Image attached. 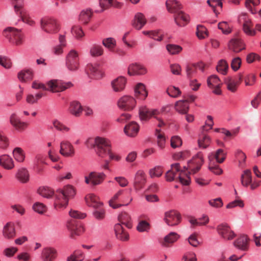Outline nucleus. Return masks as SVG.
Masks as SVG:
<instances>
[{
    "instance_id": "nucleus-51",
    "label": "nucleus",
    "mask_w": 261,
    "mask_h": 261,
    "mask_svg": "<svg viewBox=\"0 0 261 261\" xmlns=\"http://www.w3.org/2000/svg\"><path fill=\"white\" fill-rule=\"evenodd\" d=\"M17 178L22 182L25 183L29 180V174L25 169H20L17 174Z\"/></svg>"
},
{
    "instance_id": "nucleus-34",
    "label": "nucleus",
    "mask_w": 261,
    "mask_h": 261,
    "mask_svg": "<svg viewBox=\"0 0 261 261\" xmlns=\"http://www.w3.org/2000/svg\"><path fill=\"white\" fill-rule=\"evenodd\" d=\"M85 200L89 206L99 207L103 205V203L99 200V198L94 194H89L86 196Z\"/></svg>"
},
{
    "instance_id": "nucleus-36",
    "label": "nucleus",
    "mask_w": 261,
    "mask_h": 261,
    "mask_svg": "<svg viewBox=\"0 0 261 261\" xmlns=\"http://www.w3.org/2000/svg\"><path fill=\"white\" fill-rule=\"evenodd\" d=\"M135 96L140 99L144 100L148 95L145 86L142 83H138L135 88Z\"/></svg>"
},
{
    "instance_id": "nucleus-29",
    "label": "nucleus",
    "mask_w": 261,
    "mask_h": 261,
    "mask_svg": "<svg viewBox=\"0 0 261 261\" xmlns=\"http://www.w3.org/2000/svg\"><path fill=\"white\" fill-rule=\"evenodd\" d=\"M228 48L234 53H239L245 48L242 41L238 38L232 39L229 42Z\"/></svg>"
},
{
    "instance_id": "nucleus-27",
    "label": "nucleus",
    "mask_w": 261,
    "mask_h": 261,
    "mask_svg": "<svg viewBox=\"0 0 261 261\" xmlns=\"http://www.w3.org/2000/svg\"><path fill=\"white\" fill-rule=\"evenodd\" d=\"M146 19L144 15L141 13H137L132 21V26L136 30H141L146 23Z\"/></svg>"
},
{
    "instance_id": "nucleus-40",
    "label": "nucleus",
    "mask_w": 261,
    "mask_h": 261,
    "mask_svg": "<svg viewBox=\"0 0 261 261\" xmlns=\"http://www.w3.org/2000/svg\"><path fill=\"white\" fill-rule=\"evenodd\" d=\"M119 221L121 223L120 224L125 225L128 228H130L132 227L131 218L129 215L126 212L121 213L118 217Z\"/></svg>"
},
{
    "instance_id": "nucleus-15",
    "label": "nucleus",
    "mask_w": 261,
    "mask_h": 261,
    "mask_svg": "<svg viewBox=\"0 0 261 261\" xmlns=\"http://www.w3.org/2000/svg\"><path fill=\"white\" fill-rule=\"evenodd\" d=\"M181 216L176 211L171 210L165 213V221L169 226H175L180 222Z\"/></svg>"
},
{
    "instance_id": "nucleus-13",
    "label": "nucleus",
    "mask_w": 261,
    "mask_h": 261,
    "mask_svg": "<svg viewBox=\"0 0 261 261\" xmlns=\"http://www.w3.org/2000/svg\"><path fill=\"white\" fill-rule=\"evenodd\" d=\"M147 181V176L145 172L141 170L137 171L136 173L134 180V188L136 191H139L144 188Z\"/></svg>"
},
{
    "instance_id": "nucleus-43",
    "label": "nucleus",
    "mask_w": 261,
    "mask_h": 261,
    "mask_svg": "<svg viewBox=\"0 0 261 261\" xmlns=\"http://www.w3.org/2000/svg\"><path fill=\"white\" fill-rule=\"evenodd\" d=\"M175 108L181 114H187L189 110V105L184 100H179L175 103Z\"/></svg>"
},
{
    "instance_id": "nucleus-19",
    "label": "nucleus",
    "mask_w": 261,
    "mask_h": 261,
    "mask_svg": "<svg viewBox=\"0 0 261 261\" xmlns=\"http://www.w3.org/2000/svg\"><path fill=\"white\" fill-rule=\"evenodd\" d=\"M159 114L158 110L149 109L145 107H142L139 109L140 118L142 121H146L151 117H156Z\"/></svg>"
},
{
    "instance_id": "nucleus-35",
    "label": "nucleus",
    "mask_w": 261,
    "mask_h": 261,
    "mask_svg": "<svg viewBox=\"0 0 261 261\" xmlns=\"http://www.w3.org/2000/svg\"><path fill=\"white\" fill-rule=\"evenodd\" d=\"M174 18L175 23L179 27H184L189 22V16L182 11L175 14Z\"/></svg>"
},
{
    "instance_id": "nucleus-48",
    "label": "nucleus",
    "mask_w": 261,
    "mask_h": 261,
    "mask_svg": "<svg viewBox=\"0 0 261 261\" xmlns=\"http://www.w3.org/2000/svg\"><path fill=\"white\" fill-rule=\"evenodd\" d=\"M217 71L223 75L227 73L228 69V64L226 61L223 59L220 60L216 67Z\"/></svg>"
},
{
    "instance_id": "nucleus-56",
    "label": "nucleus",
    "mask_w": 261,
    "mask_h": 261,
    "mask_svg": "<svg viewBox=\"0 0 261 261\" xmlns=\"http://www.w3.org/2000/svg\"><path fill=\"white\" fill-rule=\"evenodd\" d=\"M102 44L110 51H113V49L116 46V41L113 38H108L102 40Z\"/></svg>"
},
{
    "instance_id": "nucleus-46",
    "label": "nucleus",
    "mask_w": 261,
    "mask_h": 261,
    "mask_svg": "<svg viewBox=\"0 0 261 261\" xmlns=\"http://www.w3.org/2000/svg\"><path fill=\"white\" fill-rule=\"evenodd\" d=\"M89 52L92 57H97L103 55V50L101 46L93 44L91 46Z\"/></svg>"
},
{
    "instance_id": "nucleus-52",
    "label": "nucleus",
    "mask_w": 261,
    "mask_h": 261,
    "mask_svg": "<svg viewBox=\"0 0 261 261\" xmlns=\"http://www.w3.org/2000/svg\"><path fill=\"white\" fill-rule=\"evenodd\" d=\"M54 127L58 130L62 132H68L70 129L69 127L64 125L63 123L58 120H55L53 122Z\"/></svg>"
},
{
    "instance_id": "nucleus-20",
    "label": "nucleus",
    "mask_w": 261,
    "mask_h": 261,
    "mask_svg": "<svg viewBox=\"0 0 261 261\" xmlns=\"http://www.w3.org/2000/svg\"><path fill=\"white\" fill-rule=\"evenodd\" d=\"M58 255L57 250L53 247H46L43 249L41 258L43 261H54Z\"/></svg>"
},
{
    "instance_id": "nucleus-21",
    "label": "nucleus",
    "mask_w": 261,
    "mask_h": 261,
    "mask_svg": "<svg viewBox=\"0 0 261 261\" xmlns=\"http://www.w3.org/2000/svg\"><path fill=\"white\" fill-rule=\"evenodd\" d=\"M179 238V235L174 232H170L160 241L161 245L165 247H170Z\"/></svg>"
},
{
    "instance_id": "nucleus-62",
    "label": "nucleus",
    "mask_w": 261,
    "mask_h": 261,
    "mask_svg": "<svg viewBox=\"0 0 261 261\" xmlns=\"http://www.w3.org/2000/svg\"><path fill=\"white\" fill-rule=\"evenodd\" d=\"M13 155L16 160L18 162H21L24 159V155L22 150L20 148H16L13 150Z\"/></svg>"
},
{
    "instance_id": "nucleus-30",
    "label": "nucleus",
    "mask_w": 261,
    "mask_h": 261,
    "mask_svg": "<svg viewBox=\"0 0 261 261\" xmlns=\"http://www.w3.org/2000/svg\"><path fill=\"white\" fill-rule=\"evenodd\" d=\"M166 6L168 12L174 14L181 11L182 8L179 2L176 0H167L166 2Z\"/></svg>"
},
{
    "instance_id": "nucleus-3",
    "label": "nucleus",
    "mask_w": 261,
    "mask_h": 261,
    "mask_svg": "<svg viewBox=\"0 0 261 261\" xmlns=\"http://www.w3.org/2000/svg\"><path fill=\"white\" fill-rule=\"evenodd\" d=\"M3 35L11 43L16 46L21 45L23 43L24 35L20 30L8 28L4 31Z\"/></svg>"
},
{
    "instance_id": "nucleus-50",
    "label": "nucleus",
    "mask_w": 261,
    "mask_h": 261,
    "mask_svg": "<svg viewBox=\"0 0 261 261\" xmlns=\"http://www.w3.org/2000/svg\"><path fill=\"white\" fill-rule=\"evenodd\" d=\"M155 135L157 137L158 146L161 149H163L165 147L166 143V139L164 135L160 132V130L156 129Z\"/></svg>"
},
{
    "instance_id": "nucleus-33",
    "label": "nucleus",
    "mask_w": 261,
    "mask_h": 261,
    "mask_svg": "<svg viewBox=\"0 0 261 261\" xmlns=\"http://www.w3.org/2000/svg\"><path fill=\"white\" fill-rule=\"evenodd\" d=\"M226 155V153L224 152L223 149H219L216 152L211 153L208 158V160L214 161V159H215L217 163L221 164L225 160Z\"/></svg>"
},
{
    "instance_id": "nucleus-44",
    "label": "nucleus",
    "mask_w": 261,
    "mask_h": 261,
    "mask_svg": "<svg viewBox=\"0 0 261 261\" xmlns=\"http://www.w3.org/2000/svg\"><path fill=\"white\" fill-rule=\"evenodd\" d=\"M211 138L205 134L201 135L198 140V146L200 148H206L211 144Z\"/></svg>"
},
{
    "instance_id": "nucleus-9",
    "label": "nucleus",
    "mask_w": 261,
    "mask_h": 261,
    "mask_svg": "<svg viewBox=\"0 0 261 261\" xmlns=\"http://www.w3.org/2000/svg\"><path fill=\"white\" fill-rule=\"evenodd\" d=\"M87 75L91 79H100L103 76V72L99 64L94 63L88 64L85 68Z\"/></svg>"
},
{
    "instance_id": "nucleus-23",
    "label": "nucleus",
    "mask_w": 261,
    "mask_h": 261,
    "mask_svg": "<svg viewBox=\"0 0 261 261\" xmlns=\"http://www.w3.org/2000/svg\"><path fill=\"white\" fill-rule=\"evenodd\" d=\"M126 79L120 76L111 82L113 90L115 92H120L124 90L126 84Z\"/></svg>"
},
{
    "instance_id": "nucleus-39",
    "label": "nucleus",
    "mask_w": 261,
    "mask_h": 261,
    "mask_svg": "<svg viewBox=\"0 0 261 261\" xmlns=\"http://www.w3.org/2000/svg\"><path fill=\"white\" fill-rule=\"evenodd\" d=\"M0 165L6 169H11L14 166L12 159L6 154L0 156Z\"/></svg>"
},
{
    "instance_id": "nucleus-17",
    "label": "nucleus",
    "mask_w": 261,
    "mask_h": 261,
    "mask_svg": "<svg viewBox=\"0 0 261 261\" xmlns=\"http://www.w3.org/2000/svg\"><path fill=\"white\" fill-rule=\"evenodd\" d=\"M54 195L55 197L54 206L56 208L65 207L67 205L68 198L60 189L58 190Z\"/></svg>"
},
{
    "instance_id": "nucleus-25",
    "label": "nucleus",
    "mask_w": 261,
    "mask_h": 261,
    "mask_svg": "<svg viewBox=\"0 0 261 261\" xmlns=\"http://www.w3.org/2000/svg\"><path fill=\"white\" fill-rule=\"evenodd\" d=\"M139 129V124L135 121H132L125 126L124 132L128 137H135L137 135Z\"/></svg>"
},
{
    "instance_id": "nucleus-49",
    "label": "nucleus",
    "mask_w": 261,
    "mask_h": 261,
    "mask_svg": "<svg viewBox=\"0 0 261 261\" xmlns=\"http://www.w3.org/2000/svg\"><path fill=\"white\" fill-rule=\"evenodd\" d=\"M60 190L64 194L65 196L67 197L68 200L70 198L73 197L75 194L74 188L71 185H67Z\"/></svg>"
},
{
    "instance_id": "nucleus-12",
    "label": "nucleus",
    "mask_w": 261,
    "mask_h": 261,
    "mask_svg": "<svg viewBox=\"0 0 261 261\" xmlns=\"http://www.w3.org/2000/svg\"><path fill=\"white\" fill-rule=\"evenodd\" d=\"M240 23L243 24L244 32L248 35L254 36L255 35V31L252 29V22L248 18L246 13L242 14L239 18Z\"/></svg>"
},
{
    "instance_id": "nucleus-7",
    "label": "nucleus",
    "mask_w": 261,
    "mask_h": 261,
    "mask_svg": "<svg viewBox=\"0 0 261 261\" xmlns=\"http://www.w3.org/2000/svg\"><path fill=\"white\" fill-rule=\"evenodd\" d=\"M66 65L67 68L70 71H76L80 66L79 57L78 52L74 50H71L66 57Z\"/></svg>"
},
{
    "instance_id": "nucleus-16",
    "label": "nucleus",
    "mask_w": 261,
    "mask_h": 261,
    "mask_svg": "<svg viewBox=\"0 0 261 261\" xmlns=\"http://www.w3.org/2000/svg\"><path fill=\"white\" fill-rule=\"evenodd\" d=\"M123 192V190H119L116 193H115L112 198L109 201V205L111 207L113 208H117L120 207L122 205H127L133 200L132 197H130L128 200V202L125 203V200L123 199H121L120 202L122 203H117L116 201L118 200H119L120 197L122 195V193Z\"/></svg>"
},
{
    "instance_id": "nucleus-58",
    "label": "nucleus",
    "mask_w": 261,
    "mask_h": 261,
    "mask_svg": "<svg viewBox=\"0 0 261 261\" xmlns=\"http://www.w3.org/2000/svg\"><path fill=\"white\" fill-rule=\"evenodd\" d=\"M162 167L161 166H156L152 169H150L149 174L151 178L155 177H160L162 175L163 173Z\"/></svg>"
},
{
    "instance_id": "nucleus-11",
    "label": "nucleus",
    "mask_w": 261,
    "mask_h": 261,
    "mask_svg": "<svg viewBox=\"0 0 261 261\" xmlns=\"http://www.w3.org/2000/svg\"><path fill=\"white\" fill-rule=\"evenodd\" d=\"M67 227L70 231V237L72 238H74L75 236L81 235L85 231L83 225L74 219H71L68 221Z\"/></svg>"
},
{
    "instance_id": "nucleus-10",
    "label": "nucleus",
    "mask_w": 261,
    "mask_h": 261,
    "mask_svg": "<svg viewBox=\"0 0 261 261\" xmlns=\"http://www.w3.org/2000/svg\"><path fill=\"white\" fill-rule=\"evenodd\" d=\"M105 177L106 175L102 172H91L88 176H85V182L95 186L101 184Z\"/></svg>"
},
{
    "instance_id": "nucleus-45",
    "label": "nucleus",
    "mask_w": 261,
    "mask_h": 261,
    "mask_svg": "<svg viewBox=\"0 0 261 261\" xmlns=\"http://www.w3.org/2000/svg\"><path fill=\"white\" fill-rule=\"evenodd\" d=\"M37 192L40 195L46 198H50L54 194L52 189L47 187L39 188Z\"/></svg>"
},
{
    "instance_id": "nucleus-41",
    "label": "nucleus",
    "mask_w": 261,
    "mask_h": 261,
    "mask_svg": "<svg viewBox=\"0 0 261 261\" xmlns=\"http://www.w3.org/2000/svg\"><path fill=\"white\" fill-rule=\"evenodd\" d=\"M33 71L31 69H25L21 71L18 74V77L21 82H25L32 80Z\"/></svg>"
},
{
    "instance_id": "nucleus-32",
    "label": "nucleus",
    "mask_w": 261,
    "mask_h": 261,
    "mask_svg": "<svg viewBox=\"0 0 261 261\" xmlns=\"http://www.w3.org/2000/svg\"><path fill=\"white\" fill-rule=\"evenodd\" d=\"M114 230L116 238L121 241L128 240L129 235L120 223L116 224L114 226Z\"/></svg>"
},
{
    "instance_id": "nucleus-60",
    "label": "nucleus",
    "mask_w": 261,
    "mask_h": 261,
    "mask_svg": "<svg viewBox=\"0 0 261 261\" xmlns=\"http://www.w3.org/2000/svg\"><path fill=\"white\" fill-rule=\"evenodd\" d=\"M95 210L93 212L94 217L97 220H102L105 216V211L103 208L102 206L99 207L95 208Z\"/></svg>"
},
{
    "instance_id": "nucleus-37",
    "label": "nucleus",
    "mask_w": 261,
    "mask_h": 261,
    "mask_svg": "<svg viewBox=\"0 0 261 261\" xmlns=\"http://www.w3.org/2000/svg\"><path fill=\"white\" fill-rule=\"evenodd\" d=\"M249 239L246 235H241L237 240H236L233 244L238 249L242 250H246L248 247Z\"/></svg>"
},
{
    "instance_id": "nucleus-47",
    "label": "nucleus",
    "mask_w": 261,
    "mask_h": 261,
    "mask_svg": "<svg viewBox=\"0 0 261 261\" xmlns=\"http://www.w3.org/2000/svg\"><path fill=\"white\" fill-rule=\"evenodd\" d=\"M202 219L204 220V222H199L198 219L194 217H190L189 221L191 224V226L194 227L196 226H203L206 225L209 222V218L207 216L204 215L202 217Z\"/></svg>"
},
{
    "instance_id": "nucleus-22",
    "label": "nucleus",
    "mask_w": 261,
    "mask_h": 261,
    "mask_svg": "<svg viewBox=\"0 0 261 261\" xmlns=\"http://www.w3.org/2000/svg\"><path fill=\"white\" fill-rule=\"evenodd\" d=\"M146 72V69L143 65L137 63L130 64L127 69V73L130 76L143 75Z\"/></svg>"
},
{
    "instance_id": "nucleus-64",
    "label": "nucleus",
    "mask_w": 261,
    "mask_h": 261,
    "mask_svg": "<svg viewBox=\"0 0 261 261\" xmlns=\"http://www.w3.org/2000/svg\"><path fill=\"white\" fill-rule=\"evenodd\" d=\"M196 34L199 39H203L207 36V32L206 29L201 25H199L197 27Z\"/></svg>"
},
{
    "instance_id": "nucleus-31",
    "label": "nucleus",
    "mask_w": 261,
    "mask_h": 261,
    "mask_svg": "<svg viewBox=\"0 0 261 261\" xmlns=\"http://www.w3.org/2000/svg\"><path fill=\"white\" fill-rule=\"evenodd\" d=\"M11 124L18 130H23L28 126V123L22 122L15 114H13L10 117Z\"/></svg>"
},
{
    "instance_id": "nucleus-1",
    "label": "nucleus",
    "mask_w": 261,
    "mask_h": 261,
    "mask_svg": "<svg viewBox=\"0 0 261 261\" xmlns=\"http://www.w3.org/2000/svg\"><path fill=\"white\" fill-rule=\"evenodd\" d=\"M204 162L202 152H199L193 157L192 159L188 163L187 167H184L181 169L179 163L171 165V169L165 174L167 181H171L176 177L183 185H189L191 182L190 175L194 174L201 168Z\"/></svg>"
},
{
    "instance_id": "nucleus-59",
    "label": "nucleus",
    "mask_w": 261,
    "mask_h": 261,
    "mask_svg": "<svg viewBox=\"0 0 261 261\" xmlns=\"http://www.w3.org/2000/svg\"><path fill=\"white\" fill-rule=\"evenodd\" d=\"M196 64H189L186 67V73L188 78H191L194 76L197 71Z\"/></svg>"
},
{
    "instance_id": "nucleus-14",
    "label": "nucleus",
    "mask_w": 261,
    "mask_h": 261,
    "mask_svg": "<svg viewBox=\"0 0 261 261\" xmlns=\"http://www.w3.org/2000/svg\"><path fill=\"white\" fill-rule=\"evenodd\" d=\"M218 234L224 240H231L235 237L234 232L226 223H222L217 227Z\"/></svg>"
},
{
    "instance_id": "nucleus-4",
    "label": "nucleus",
    "mask_w": 261,
    "mask_h": 261,
    "mask_svg": "<svg viewBox=\"0 0 261 261\" xmlns=\"http://www.w3.org/2000/svg\"><path fill=\"white\" fill-rule=\"evenodd\" d=\"M41 29L48 34L56 33L59 30V25L56 19L53 17H44L40 21Z\"/></svg>"
},
{
    "instance_id": "nucleus-54",
    "label": "nucleus",
    "mask_w": 261,
    "mask_h": 261,
    "mask_svg": "<svg viewBox=\"0 0 261 261\" xmlns=\"http://www.w3.org/2000/svg\"><path fill=\"white\" fill-rule=\"evenodd\" d=\"M207 83L210 88L214 86H218L221 85L220 79L216 75H213L210 76L207 79Z\"/></svg>"
},
{
    "instance_id": "nucleus-55",
    "label": "nucleus",
    "mask_w": 261,
    "mask_h": 261,
    "mask_svg": "<svg viewBox=\"0 0 261 261\" xmlns=\"http://www.w3.org/2000/svg\"><path fill=\"white\" fill-rule=\"evenodd\" d=\"M218 163H215L214 161L209 160V169L214 173L219 175L222 173V170L219 167Z\"/></svg>"
},
{
    "instance_id": "nucleus-8",
    "label": "nucleus",
    "mask_w": 261,
    "mask_h": 261,
    "mask_svg": "<svg viewBox=\"0 0 261 261\" xmlns=\"http://www.w3.org/2000/svg\"><path fill=\"white\" fill-rule=\"evenodd\" d=\"M118 107L124 111L133 110L136 106L135 99L129 95H124L119 99L117 102Z\"/></svg>"
},
{
    "instance_id": "nucleus-2",
    "label": "nucleus",
    "mask_w": 261,
    "mask_h": 261,
    "mask_svg": "<svg viewBox=\"0 0 261 261\" xmlns=\"http://www.w3.org/2000/svg\"><path fill=\"white\" fill-rule=\"evenodd\" d=\"M85 145L88 148H95L96 154L102 158L108 155L110 160L119 161L120 159L112 152L111 142L108 139L99 137L89 138L85 142Z\"/></svg>"
},
{
    "instance_id": "nucleus-24",
    "label": "nucleus",
    "mask_w": 261,
    "mask_h": 261,
    "mask_svg": "<svg viewBox=\"0 0 261 261\" xmlns=\"http://www.w3.org/2000/svg\"><path fill=\"white\" fill-rule=\"evenodd\" d=\"M3 236L6 239H12L16 236L15 224L12 222L7 223L4 226L2 231Z\"/></svg>"
},
{
    "instance_id": "nucleus-5",
    "label": "nucleus",
    "mask_w": 261,
    "mask_h": 261,
    "mask_svg": "<svg viewBox=\"0 0 261 261\" xmlns=\"http://www.w3.org/2000/svg\"><path fill=\"white\" fill-rule=\"evenodd\" d=\"M47 91L54 93L63 92L73 86L70 82H64L59 80H51L47 82Z\"/></svg>"
},
{
    "instance_id": "nucleus-38",
    "label": "nucleus",
    "mask_w": 261,
    "mask_h": 261,
    "mask_svg": "<svg viewBox=\"0 0 261 261\" xmlns=\"http://www.w3.org/2000/svg\"><path fill=\"white\" fill-rule=\"evenodd\" d=\"M93 15V12L90 9L82 10L79 16V20L84 24H87L90 21Z\"/></svg>"
},
{
    "instance_id": "nucleus-57",
    "label": "nucleus",
    "mask_w": 261,
    "mask_h": 261,
    "mask_svg": "<svg viewBox=\"0 0 261 261\" xmlns=\"http://www.w3.org/2000/svg\"><path fill=\"white\" fill-rule=\"evenodd\" d=\"M72 34L77 39H80L84 36V33L80 26L74 25L72 28Z\"/></svg>"
},
{
    "instance_id": "nucleus-6",
    "label": "nucleus",
    "mask_w": 261,
    "mask_h": 261,
    "mask_svg": "<svg viewBox=\"0 0 261 261\" xmlns=\"http://www.w3.org/2000/svg\"><path fill=\"white\" fill-rule=\"evenodd\" d=\"M14 8L15 12L21 18V20L30 25L35 24V22L30 17L27 11L23 8V0H15Z\"/></svg>"
},
{
    "instance_id": "nucleus-63",
    "label": "nucleus",
    "mask_w": 261,
    "mask_h": 261,
    "mask_svg": "<svg viewBox=\"0 0 261 261\" xmlns=\"http://www.w3.org/2000/svg\"><path fill=\"white\" fill-rule=\"evenodd\" d=\"M168 94L172 97H177L181 94L180 90L174 86H169L167 89Z\"/></svg>"
},
{
    "instance_id": "nucleus-53",
    "label": "nucleus",
    "mask_w": 261,
    "mask_h": 261,
    "mask_svg": "<svg viewBox=\"0 0 261 261\" xmlns=\"http://www.w3.org/2000/svg\"><path fill=\"white\" fill-rule=\"evenodd\" d=\"M166 49L171 55L178 54L182 50V47L180 46L173 44H167Z\"/></svg>"
},
{
    "instance_id": "nucleus-18",
    "label": "nucleus",
    "mask_w": 261,
    "mask_h": 261,
    "mask_svg": "<svg viewBox=\"0 0 261 261\" xmlns=\"http://www.w3.org/2000/svg\"><path fill=\"white\" fill-rule=\"evenodd\" d=\"M61 154L65 157H71L74 155L75 152L73 145L67 141H63L60 143Z\"/></svg>"
},
{
    "instance_id": "nucleus-61",
    "label": "nucleus",
    "mask_w": 261,
    "mask_h": 261,
    "mask_svg": "<svg viewBox=\"0 0 261 261\" xmlns=\"http://www.w3.org/2000/svg\"><path fill=\"white\" fill-rule=\"evenodd\" d=\"M225 83L227 85V88L231 92H235L237 90V84L230 77L225 79Z\"/></svg>"
},
{
    "instance_id": "nucleus-28",
    "label": "nucleus",
    "mask_w": 261,
    "mask_h": 261,
    "mask_svg": "<svg viewBox=\"0 0 261 261\" xmlns=\"http://www.w3.org/2000/svg\"><path fill=\"white\" fill-rule=\"evenodd\" d=\"M68 112L73 116L79 117L81 116L83 112V107L80 102L73 101L70 102Z\"/></svg>"
},
{
    "instance_id": "nucleus-42",
    "label": "nucleus",
    "mask_w": 261,
    "mask_h": 261,
    "mask_svg": "<svg viewBox=\"0 0 261 261\" xmlns=\"http://www.w3.org/2000/svg\"><path fill=\"white\" fill-rule=\"evenodd\" d=\"M241 179L242 185L248 187L252 181L251 171L249 169L244 170L241 175Z\"/></svg>"
},
{
    "instance_id": "nucleus-26",
    "label": "nucleus",
    "mask_w": 261,
    "mask_h": 261,
    "mask_svg": "<svg viewBox=\"0 0 261 261\" xmlns=\"http://www.w3.org/2000/svg\"><path fill=\"white\" fill-rule=\"evenodd\" d=\"M99 6L101 8L100 12L109 9L111 7L120 9L123 6V4L116 0H99Z\"/></svg>"
}]
</instances>
